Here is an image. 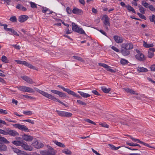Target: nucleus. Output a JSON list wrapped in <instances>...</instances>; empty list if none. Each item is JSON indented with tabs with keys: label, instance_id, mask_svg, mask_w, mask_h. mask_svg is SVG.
I'll list each match as a JSON object with an SVG mask.
<instances>
[{
	"label": "nucleus",
	"instance_id": "f257e3e1",
	"mask_svg": "<svg viewBox=\"0 0 155 155\" xmlns=\"http://www.w3.org/2000/svg\"><path fill=\"white\" fill-rule=\"evenodd\" d=\"M121 48L120 52L123 55L126 56L130 53L129 51L133 48V45L130 43H127L122 44L121 46Z\"/></svg>",
	"mask_w": 155,
	"mask_h": 155
},
{
	"label": "nucleus",
	"instance_id": "f03ea898",
	"mask_svg": "<svg viewBox=\"0 0 155 155\" xmlns=\"http://www.w3.org/2000/svg\"><path fill=\"white\" fill-rule=\"evenodd\" d=\"M34 89L38 92L40 94H41L43 96L45 97L46 98H47L53 101H58L61 104L66 106L65 104L63 102L61 101L60 100L57 98H56L53 96L51 95V94H48L47 92L44 91H41L38 89V88L35 87Z\"/></svg>",
	"mask_w": 155,
	"mask_h": 155
},
{
	"label": "nucleus",
	"instance_id": "7ed1b4c3",
	"mask_svg": "<svg viewBox=\"0 0 155 155\" xmlns=\"http://www.w3.org/2000/svg\"><path fill=\"white\" fill-rule=\"evenodd\" d=\"M72 30L73 31L81 34L85 35V31L83 29L78 27V26L75 24L74 23H72Z\"/></svg>",
	"mask_w": 155,
	"mask_h": 155
},
{
	"label": "nucleus",
	"instance_id": "20e7f679",
	"mask_svg": "<svg viewBox=\"0 0 155 155\" xmlns=\"http://www.w3.org/2000/svg\"><path fill=\"white\" fill-rule=\"evenodd\" d=\"M102 20H103L104 24V26L107 31H108V28L107 26H110V18L106 15H103L102 17Z\"/></svg>",
	"mask_w": 155,
	"mask_h": 155
},
{
	"label": "nucleus",
	"instance_id": "39448f33",
	"mask_svg": "<svg viewBox=\"0 0 155 155\" xmlns=\"http://www.w3.org/2000/svg\"><path fill=\"white\" fill-rule=\"evenodd\" d=\"M18 64H23L31 69L38 71V68L33 66L30 64L28 63L25 61H22L20 60L15 61Z\"/></svg>",
	"mask_w": 155,
	"mask_h": 155
},
{
	"label": "nucleus",
	"instance_id": "423d86ee",
	"mask_svg": "<svg viewBox=\"0 0 155 155\" xmlns=\"http://www.w3.org/2000/svg\"><path fill=\"white\" fill-rule=\"evenodd\" d=\"M12 126L15 128L25 132H29V130L25 126L18 124H13Z\"/></svg>",
	"mask_w": 155,
	"mask_h": 155
},
{
	"label": "nucleus",
	"instance_id": "0eeeda50",
	"mask_svg": "<svg viewBox=\"0 0 155 155\" xmlns=\"http://www.w3.org/2000/svg\"><path fill=\"white\" fill-rule=\"evenodd\" d=\"M18 89L21 91L29 93H34V90L31 88L29 87L22 86L18 87Z\"/></svg>",
	"mask_w": 155,
	"mask_h": 155
},
{
	"label": "nucleus",
	"instance_id": "6e6552de",
	"mask_svg": "<svg viewBox=\"0 0 155 155\" xmlns=\"http://www.w3.org/2000/svg\"><path fill=\"white\" fill-rule=\"evenodd\" d=\"M21 146L24 150H26L32 151L34 150L33 147L31 145H28L27 143L24 141L22 140V143Z\"/></svg>",
	"mask_w": 155,
	"mask_h": 155
},
{
	"label": "nucleus",
	"instance_id": "1a4fd4ad",
	"mask_svg": "<svg viewBox=\"0 0 155 155\" xmlns=\"http://www.w3.org/2000/svg\"><path fill=\"white\" fill-rule=\"evenodd\" d=\"M31 144L35 148L37 149L41 148L44 146V145L41 143H39L36 139H35Z\"/></svg>",
	"mask_w": 155,
	"mask_h": 155
},
{
	"label": "nucleus",
	"instance_id": "9d476101",
	"mask_svg": "<svg viewBox=\"0 0 155 155\" xmlns=\"http://www.w3.org/2000/svg\"><path fill=\"white\" fill-rule=\"evenodd\" d=\"M7 135H9L14 137L18 136L19 134L17 131L15 130H12L9 128H7Z\"/></svg>",
	"mask_w": 155,
	"mask_h": 155
},
{
	"label": "nucleus",
	"instance_id": "9b49d317",
	"mask_svg": "<svg viewBox=\"0 0 155 155\" xmlns=\"http://www.w3.org/2000/svg\"><path fill=\"white\" fill-rule=\"evenodd\" d=\"M22 137L23 140L28 142L31 141L33 139V137L32 136L26 134L23 135Z\"/></svg>",
	"mask_w": 155,
	"mask_h": 155
},
{
	"label": "nucleus",
	"instance_id": "f8f14e48",
	"mask_svg": "<svg viewBox=\"0 0 155 155\" xmlns=\"http://www.w3.org/2000/svg\"><path fill=\"white\" fill-rule=\"evenodd\" d=\"M40 152L42 155H55V152H50L45 150L41 151Z\"/></svg>",
	"mask_w": 155,
	"mask_h": 155
},
{
	"label": "nucleus",
	"instance_id": "ddd939ff",
	"mask_svg": "<svg viewBox=\"0 0 155 155\" xmlns=\"http://www.w3.org/2000/svg\"><path fill=\"white\" fill-rule=\"evenodd\" d=\"M155 51V49L154 48H149L148 52V57L150 58H152L154 55L153 52Z\"/></svg>",
	"mask_w": 155,
	"mask_h": 155
},
{
	"label": "nucleus",
	"instance_id": "4468645a",
	"mask_svg": "<svg viewBox=\"0 0 155 155\" xmlns=\"http://www.w3.org/2000/svg\"><path fill=\"white\" fill-rule=\"evenodd\" d=\"M28 18V17L25 15L20 16L18 18V21L21 22H23L27 20Z\"/></svg>",
	"mask_w": 155,
	"mask_h": 155
},
{
	"label": "nucleus",
	"instance_id": "2eb2a0df",
	"mask_svg": "<svg viewBox=\"0 0 155 155\" xmlns=\"http://www.w3.org/2000/svg\"><path fill=\"white\" fill-rule=\"evenodd\" d=\"M21 78L25 80L27 83L29 84H33L34 83L33 81L29 77L27 76H21Z\"/></svg>",
	"mask_w": 155,
	"mask_h": 155
},
{
	"label": "nucleus",
	"instance_id": "dca6fc26",
	"mask_svg": "<svg viewBox=\"0 0 155 155\" xmlns=\"http://www.w3.org/2000/svg\"><path fill=\"white\" fill-rule=\"evenodd\" d=\"M136 58L140 61H144L146 59L145 57L143 54H137L135 55Z\"/></svg>",
	"mask_w": 155,
	"mask_h": 155
},
{
	"label": "nucleus",
	"instance_id": "f3484780",
	"mask_svg": "<svg viewBox=\"0 0 155 155\" xmlns=\"http://www.w3.org/2000/svg\"><path fill=\"white\" fill-rule=\"evenodd\" d=\"M114 38L115 41L117 43H122L124 40L123 38H122L120 37L117 35L114 36Z\"/></svg>",
	"mask_w": 155,
	"mask_h": 155
},
{
	"label": "nucleus",
	"instance_id": "a211bd4d",
	"mask_svg": "<svg viewBox=\"0 0 155 155\" xmlns=\"http://www.w3.org/2000/svg\"><path fill=\"white\" fill-rule=\"evenodd\" d=\"M72 12L74 14L81 15L83 13V11L81 9L75 8L73 9Z\"/></svg>",
	"mask_w": 155,
	"mask_h": 155
},
{
	"label": "nucleus",
	"instance_id": "6ab92c4d",
	"mask_svg": "<svg viewBox=\"0 0 155 155\" xmlns=\"http://www.w3.org/2000/svg\"><path fill=\"white\" fill-rule=\"evenodd\" d=\"M124 90L128 93H130L131 94H134L135 95H137L138 94L136 92L133 90L132 89H130V88H125L124 89Z\"/></svg>",
	"mask_w": 155,
	"mask_h": 155
},
{
	"label": "nucleus",
	"instance_id": "aec40b11",
	"mask_svg": "<svg viewBox=\"0 0 155 155\" xmlns=\"http://www.w3.org/2000/svg\"><path fill=\"white\" fill-rule=\"evenodd\" d=\"M16 8L17 9L21 10L23 11H25L27 10V9L26 8L19 4H18V5H17Z\"/></svg>",
	"mask_w": 155,
	"mask_h": 155
},
{
	"label": "nucleus",
	"instance_id": "412c9836",
	"mask_svg": "<svg viewBox=\"0 0 155 155\" xmlns=\"http://www.w3.org/2000/svg\"><path fill=\"white\" fill-rule=\"evenodd\" d=\"M137 70L139 72H146L148 71L147 69L143 67H138L137 68Z\"/></svg>",
	"mask_w": 155,
	"mask_h": 155
},
{
	"label": "nucleus",
	"instance_id": "4be33fe9",
	"mask_svg": "<svg viewBox=\"0 0 155 155\" xmlns=\"http://www.w3.org/2000/svg\"><path fill=\"white\" fill-rule=\"evenodd\" d=\"M78 92L83 97L87 98L90 96V95L89 94L84 93L83 92L78 91Z\"/></svg>",
	"mask_w": 155,
	"mask_h": 155
},
{
	"label": "nucleus",
	"instance_id": "5701e85b",
	"mask_svg": "<svg viewBox=\"0 0 155 155\" xmlns=\"http://www.w3.org/2000/svg\"><path fill=\"white\" fill-rule=\"evenodd\" d=\"M0 141L6 144H9V142L6 138L2 137H0Z\"/></svg>",
	"mask_w": 155,
	"mask_h": 155
},
{
	"label": "nucleus",
	"instance_id": "b1692460",
	"mask_svg": "<svg viewBox=\"0 0 155 155\" xmlns=\"http://www.w3.org/2000/svg\"><path fill=\"white\" fill-rule=\"evenodd\" d=\"M126 7L127 8V10L129 11H131L134 13H136V12L135 11L134 8L129 5H128L126 6Z\"/></svg>",
	"mask_w": 155,
	"mask_h": 155
},
{
	"label": "nucleus",
	"instance_id": "393cba45",
	"mask_svg": "<svg viewBox=\"0 0 155 155\" xmlns=\"http://www.w3.org/2000/svg\"><path fill=\"white\" fill-rule=\"evenodd\" d=\"M68 94H69L71 95L74 96L78 98H80L81 97L79 95L76 94L74 92L71 91V90H70Z\"/></svg>",
	"mask_w": 155,
	"mask_h": 155
},
{
	"label": "nucleus",
	"instance_id": "a878e982",
	"mask_svg": "<svg viewBox=\"0 0 155 155\" xmlns=\"http://www.w3.org/2000/svg\"><path fill=\"white\" fill-rule=\"evenodd\" d=\"M53 142L57 145L58 146L62 147H65V145L63 143L61 142H58L57 141H53Z\"/></svg>",
	"mask_w": 155,
	"mask_h": 155
},
{
	"label": "nucleus",
	"instance_id": "bb28decb",
	"mask_svg": "<svg viewBox=\"0 0 155 155\" xmlns=\"http://www.w3.org/2000/svg\"><path fill=\"white\" fill-rule=\"evenodd\" d=\"M101 89L102 91L105 93H108L110 91V88H107L104 87H101Z\"/></svg>",
	"mask_w": 155,
	"mask_h": 155
},
{
	"label": "nucleus",
	"instance_id": "cd10ccee",
	"mask_svg": "<svg viewBox=\"0 0 155 155\" xmlns=\"http://www.w3.org/2000/svg\"><path fill=\"white\" fill-rule=\"evenodd\" d=\"M21 141L14 140L12 142V143L15 145L18 146H21Z\"/></svg>",
	"mask_w": 155,
	"mask_h": 155
},
{
	"label": "nucleus",
	"instance_id": "c85d7f7f",
	"mask_svg": "<svg viewBox=\"0 0 155 155\" xmlns=\"http://www.w3.org/2000/svg\"><path fill=\"white\" fill-rule=\"evenodd\" d=\"M143 46L145 48H148L153 47V44H147L145 41H143Z\"/></svg>",
	"mask_w": 155,
	"mask_h": 155
},
{
	"label": "nucleus",
	"instance_id": "c756f323",
	"mask_svg": "<svg viewBox=\"0 0 155 155\" xmlns=\"http://www.w3.org/2000/svg\"><path fill=\"white\" fill-rule=\"evenodd\" d=\"M72 114L71 113L65 111L64 117H69L72 116Z\"/></svg>",
	"mask_w": 155,
	"mask_h": 155
},
{
	"label": "nucleus",
	"instance_id": "7c9ffc66",
	"mask_svg": "<svg viewBox=\"0 0 155 155\" xmlns=\"http://www.w3.org/2000/svg\"><path fill=\"white\" fill-rule=\"evenodd\" d=\"M138 7L139 8V10L140 12L142 14H144L145 13V9L140 5H138Z\"/></svg>",
	"mask_w": 155,
	"mask_h": 155
},
{
	"label": "nucleus",
	"instance_id": "2f4dec72",
	"mask_svg": "<svg viewBox=\"0 0 155 155\" xmlns=\"http://www.w3.org/2000/svg\"><path fill=\"white\" fill-rule=\"evenodd\" d=\"M73 57L74 58V59H76L82 62H85L84 60H83L82 58L80 57L77 56H73Z\"/></svg>",
	"mask_w": 155,
	"mask_h": 155
},
{
	"label": "nucleus",
	"instance_id": "473e14b6",
	"mask_svg": "<svg viewBox=\"0 0 155 155\" xmlns=\"http://www.w3.org/2000/svg\"><path fill=\"white\" fill-rule=\"evenodd\" d=\"M56 112L60 116L64 117V111H59L57 110Z\"/></svg>",
	"mask_w": 155,
	"mask_h": 155
},
{
	"label": "nucleus",
	"instance_id": "72a5a7b5",
	"mask_svg": "<svg viewBox=\"0 0 155 155\" xmlns=\"http://www.w3.org/2000/svg\"><path fill=\"white\" fill-rule=\"evenodd\" d=\"M120 63L122 64H127L129 63L128 61L124 59H121L120 61Z\"/></svg>",
	"mask_w": 155,
	"mask_h": 155
},
{
	"label": "nucleus",
	"instance_id": "f704fd0d",
	"mask_svg": "<svg viewBox=\"0 0 155 155\" xmlns=\"http://www.w3.org/2000/svg\"><path fill=\"white\" fill-rule=\"evenodd\" d=\"M57 86L59 87L62 89L64 91H65L67 92L68 93L69 92L70 90L68 88H65L64 87L61 85H58Z\"/></svg>",
	"mask_w": 155,
	"mask_h": 155
},
{
	"label": "nucleus",
	"instance_id": "c9c22d12",
	"mask_svg": "<svg viewBox=\"0 0 155 155\" xmlns=\"http://www.w3.org/2000/svg\"><path fill=\"white\" fill-rule=\"evenodd\" d=\"M141 4L143 6L146 8H148L150 5L147 3L143 1H142Z\"/></svg>",
	"mask_w": 155,
	"mask_h": 155
},
{
	"label": "nucleus",
	"instance_id": "e433bc0d",
	"mask_svg": "<svg viewBox=\"0 0 155 155\" xmlns=\"http://www.w3.org/2000/svg\"><path fill=\"white\" fill-rule=\"evenodd\" d=\"M98 65L100 66H102L103 67L105 68L106 69L109 68V66H108L107 65L105 64L104 63H98Z\"/></svg>",
	"mask_w": 155,
	"mask_h": 155
},
{
	"label": "nucleus",
	"instance_id": "4c0bfd02",
	"mask_svg": "<svg viewBox=\"0 0 155 155\" xmlns=\"http://www.w3.org/2000/svg\"><path fill=\"white\" fill-rule=\"evenodd\" d=\"M18 155H31L30 154H27L25 152L22 151L21 150H20V151L18 153Z\"/></svg>",
	"mask_w": 155,
	"mask_h": 155
},
{
	"label": "nucleus",
	"instance_id": "58836bf2",
	"mask_svg": "<svg viewBox=\"0 0 155 155\" xmlns=\"http://www.w3.org/2000/svg\"><path fill=\"white\" fill-rule=\"evenodd\" d=\"M62 152L66 154L70 155L71 153V151L67 149H65L63 150Z\"/></svg>",
	"mask_w": 155,
	"mask_h": 155
},
{
	"label": "nucleus",
	"instance_id": "ea45409f",
	"mask_svg": "<svg viewBox=\"0 0 155 155\" xmlns=\"http://www.w3.org/2000/svg\"><path fill=\"white\" fill-rule=\"evenodd\" d=\"M10 20L13 22H16L17 21V18L15 16L11 17L10 18Z\"/></svg>",
	"mask_w": 155,
	"mask_h": 155
},
{
	"label": "nucleus",
	"instance_id": "a19ab883",
	"mask_svg": "<svg viewBox=\"0 0 155 155\" xmlns=\"http://www.w3.org/2000/svg\"><path fill=\"white\" fill-rule=\"evenodd\" d=\"M9 31L11 32L14 35H16L17 36H19V34H18L17 33V32L16 31H15L13 29L10 28V30Z\"/></svg>",
	"mask_w": 155,
	"mask_h": 155
},
{
	"label": "nucleus",
	"instance_id": "79ce46f5",
	"mask_svg": "<svg viewBox=\"0 0 155 155\" xmlns=\"http://www.w3.org/2000/svg\"><path fill=\"white\" fill-rule=\"evenodd\" d=\"M84 120L88 123H90V124H94V125H96V124L94 122H93V121H92V120L88 119H84Z\"/></svg>",
	"mask_w": 155,
	"mask_h": 155
},
{
	"label": "nucleus",
	"instance_id": "37998d69",
	"mask_svg": "<svg viewBox=\"0 0 155 155\" xmlns=\"http://www.w3.org/2000/svg\"><path fill=\"white\" fill-rule=\"evenodd\" d=\"M127 144H128V145L130 146H137L139 147H140V146L137 143H127Z\"/></svg>",
	"mask_w": 155,
	"mask_h": 155
},
{
	"label": "nucleus",
	"instance_id": "c03bdc74",
	"mask_svg": "<svg viewBox=\"0 0 155 155\" xmlns=\"http://www.w3.org/2000/svg\"><path fill=\"white\" fill-rule=\"evenodd\" d=\"M131 139L133 141L136 142L137 143H140L141 144V143L142 142V141L140 140L139 139L134 138L132 137H131Z\"/></svg>",
	"mask_w": 155,
	"mask_h": 155
},
{
	"label": "nucleus",
	"instance_id": "a18cd8bd",
	"mask_svg": "<svg viewBox=\"0 0 155 155\" xmlns=\"http://www.w3.org/2000/svg\"><path fill=\"white\" fill-rule=\"evenodd\" d=\"M142 144H143V145H144V146H147L148 147H150V148H153L154 149H155V147H152V146H150L149 145V144H148V143H145L144 142H142L141 143Z\"/></svg>",
	"mask_w": 155,
	"mask_h": 155
},
{
	"label": "nucleus",
	"instance_id": "49530a36",
	"mask_svg": "<svg viewBox=\"0 0 155 155\" xmlns=\"http://www.w3.org/2000/svg\"><path fill=\"white\" fill-rule=\"evenodd\" d=\"M1 60L4 62L7 63L8 62L7 58L5 56H3L2 57Z\"/></svg>",
	"mask_w": 155,
	"mask_h": 155
},
{
	"label": "nucleus",
	"instance_id": "de8ad7c7",
	"mask_svg": "<svg viewBox=\"0 0 155 155\" xmlns=\"http://www.w3.org/2000/svg\"><path fill=\"white\" fill-rule=\"evenodd\" d=\"M60 97H65L66 96L65 94L64 93L59 91L58 94Z\"/></svg>",
	"mask_w": 155,
	"mask_h": 155
},
{
	"label": "nucleus",
	"instance_id": "09e8293b",
	"mask_svg": "<svg viewBox=\"0 0 155 155\" xmlns=\"http://www.w3.org/2000/svg\"><path fill=\"white\" fill-rule=\"evenodd\" d=\"M0 133L5 135H7V129L6 130H4L0 129Z\"/></svg>",
	"mask_w": 155,
	"mask_h": 155
},
{
	"label": "nucleus",
	"instance_id": "8fccbe9b",
	"mask_svg": "<svg viewBox=\"0 0 155 155\" xmlns=\"http://www.w3.org/2000/svg\"><path fill=\"white\" fill-rule=\"evenodd\" d=\"M2 26H4V29L6 31H9V30L10 29V28H7L8 25L6 24H3V25H2Z\"/></svg>",
	"mask_w": 155,
	"mask_h": 155
},
{
	"label": "nucleus",
	"instance_id": "3c124183",
	"mask_svg": "<svg viewBox=\"0 0 155 155\" xmlns=\"http://www.w3.org/2000/svg\"><path fill=\"white\" fill-rule=\"evenodd\" d=\"M12 149L13 151H14V152L17 153V154H18L19 152L20 151V150L17 148L13 147L12 148Z\"/></svg>",
	"mask_w": 155,
	"mask_h": 155
},
{
	"label": "nucleus",
	"instance_id": "603ef678",
	"mask_svg": "<svg viewBox=\"0 0 155 155\" xmlns=\"http://www.w3.org/2000/svg\"><path fill=\"white\" fill-rule=\"evenodd\" d=\"M77 102L79 104H81L82 105H84L85 106V105H87L85 103L81 100H77Z\"/></svg>",
	"mask_w": 155,
	"mask_h": 155
},
{
	"label": "nucleus",
	"instance_id": "864d4df0",
	"mask_svg": "<svg viewBox=\"0 0 155 155\" xmlns=\"http://www.w3.org/2000/svg\"><path fill=\"white\" fill-rule=\"evenodd\" d=\"M23 114L26 115H31L32 114V111L28 110L27 111H24Z\"/></svg>",
	"mask_w": 155,
	"mask_h": 155
},
{
	"label": "nucleus",
	"instance_id": "5fc2aeb1",
	"mask_svg": "<svg viewBox=\"0 0 155 155\" xmlns=\"http://www.w3.org/2000/svg\"><path fill=\"white\" fill-rule=\"evenodd\" d=\"M154 19H155V16L154 15H153L152 16L149 17L150 20L151 22H154Z\"/></svg>",
	"mask_w": 155,
	"mask_h": 155
},
{
	"label": "nucleus",
	"instance_id": "6e6d98bb",
	"mask_svg": "<svg viewBox=\"0 0 155 155\" xmlns=\"http://www.w3.org/2000/svg\"><path fill=\"white\" fill-rule=\"evenodd\" d=\"M23 96L26 98H29L31 100H32V99L34 100L35 99V97H31V96H29L28 95H23Z\"/></svg>",
	"mask_w": 155,
	"mask_h": 155
},
{
	"label": "nucleus",
	"instance_id": "4d7b16f0",
	"mask_svg": "<svg viewBox=\"0 0 155 155\" xmlns=\"http://www.w3.org/2000/svg\"><path fill=\"white\" fill-rule=\"evenodd\" d=\"M31 7L32 8H36L37 7V5L34 2H31L30 3Z\"/></svg>",
	"mask_w": 155,
	"mask_h": 155
},
{
	"label": "nucleus",
	"instance_id": "13d9d810",
	"mask_svg": "<svg viewBox=\"0 0 155 155\" xmlns=\"http://www.w3.org/2000/svg\"><path fill=\"white\" fill-rule=\"evenodd\" d=\"M111 48L113 50H114V51H115L117 52H120V50L119 49H118L116 47L114 46H112L111 47Z\"/></svg>",
	"mask_w": 155,
	"mask_h": 155
},
{
	"label": "nucleus",
	"instance_id": "bf43d9fd",
	"mask_svg": "<svg viewBox=\"0 0 155 155\" xmlns=\"http://www.w3.org/2000/svg\"><path fill=\"white\" fill-rule=\"evenodd\" d=\"M110 67L109 66V68H107L106 70L108 71H109L111 72H112V73H115V71L114 70H113V69H111V68H110Z\"/></svg>",
	"mask_w": 155,
	"mask_h": 155
},
{
	"label": "nucleus",
	"instance_id": "052dcab7",
	"mask_svg": "<svg viewBox=\"0 0 155 155\" xmlns=\"http://www.w3.org/2000/svg\"><path fill=\"white\" fill-rule=\"evenodd\" d=\"M24 121L30 123L32 124H34V121L33 120H31L30 119H27L23 120Z\"/></svg>",
	"mask_w": 155,
	"mask_h": 155
},
{
	"label": "nucleus",
	"instance_id": "680f3d73",
	"mask_svg": "<svg viewBox=\"0 0 155 155\" xmlns=\"http://www.w3.org/2000/svg\"><path fill=\"white\" fill-rule=\"evenodd\" d=\"M0 113L3 114H7L8 112L6 110L0 109Z\"/></svg>",
	"mask_w": 155,
	"mask_h": 155
},
{
	"label": "nucleus",
	"instance_id": "e2e57ef3",
	"mask_svg": "<svg viewBox=\"0 0 155 155\" xmlns=\"http://www.w3.org/2000/svg\"><path fill=\"white\" fill-rule=\"evenodd\" d=\"M42 12L43 13H45L46 12L48 11V9L46 7H43L41 8Z\"/></svg>",
	"mask_w": 155,
	"mask_h": 155
},
{
	"label": "nucleus",
	"instance_id": "0e129e2a",
	"mask_svg": "<svg viewBox=\"0 0 155 155\" xmlns=\"http://www.w3.org/2000/svg\"><path fill=\"white\" fill-rule=\"evenodd\" d=\"M149 9L152 11H155V8L153 5H150L148 8Z\"/></svg>",
	"mask_w": 155,
	"mask_h": 155
},
{
	"label": "nucleus",
	"instance_id": "69168bd1",
	"mask_svg": "<svg viewBox=\"0 0 155 155\" xmlns=\"http://www.w3.org/2000/svg\"><path fill=\"white\" fill-rule=\"evenodd\" d=\"M66 11L68 14H70L71 13V11L70 8L69 7H68L66 8Z\"/></svg>",
	"mask_w": 155,
	"mask_h": 155
},
{
	"label": "nucleus",
	"instance_id": "338daca9",
	"mask_svg": "<svg viewBox=\"0 0 155 155\" xmlns=\"http://www.w3.org/2000/svg\"><path fill=\"white\" fill-rule=\"evenodd\" d=\"M150 68L151 70L153 71H155V64H153L150 67Z\"/></svg>",
	"mask_w": 155,
	"mask_h": 155
},
{
	"label": "nucleus",
	"instance_id": "774afa93",
	"mask_svg": "<svg viewBox=\"0 0 155 155\" xmlns=\"http://www.w3.org/2000/svg\"><path fill=\"white\" fill-rule=\"evenodd\" d=\"M51 92H52V93H53L54 94H58V93L59 92V91H57L56 90H51Z\"/></svg>",
	"mask_w": 155,
	"mask_h": 155
}]
</instances>
